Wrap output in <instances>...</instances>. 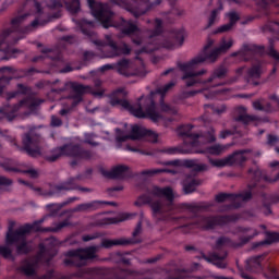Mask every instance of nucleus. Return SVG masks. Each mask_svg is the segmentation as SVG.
I'll use <instances>...</instances> for the list:
<instances>
[{
	"instance_id": "nucleus-6",
	"label": "nucleus",
	"mask_w": 279,
	"mask_h": 279,
	"mask_svg": "<svg viewBox=\"0 0 279 279\" xmlns=\"http://www.w3.org/2000/svg\"><path fill=\"white\" fill-rule=\"evenodd\" d=\"M59 241L56 238H49L46 240V245L48 247L47 251L45 250V244H40V251L38 255L34 258L24 260L21 266L19 267L20 274H23V276H26L28 279H50L53 278V272L50 271L47 275L38 276V263H49L53 258V256L57 254L56 245H59Z\"/></svg>"
},
{
	"instance_id": "nucleus-10",
	"label": "nucleus",
	"mask_w": 279,
	"mask_h": 279,
	"mask_svg": "<svg viewBox=\"0 0 279 279\" xmlns=\"http://www.w3.org/2000/svg\"><path fill=\"white\" fill-rule=\"evenodd\" d=\"M87 3L92 10V14L101 22L105 29L117 27L114 24V12H112L110 5L95 2V0H87Z\"/></svg>"
},
{
	"instance_id": "nucleus-63",
	"label": "nucleus",
	"mask_w": 279,
	"mask_h": 279,
	"mask_svg": "<svg viewBox=\"0 0 279 279\" xmlns=\"http://www.w3.org/2000/svg\"><path fill=\"white\" fill-rule=\"evenodd\" d=\"M234 131L232 130H222L219 134V138H228V136H232Z\"/></svg>"
},
{
	"instance_id": "nucleus-44",
	"label": "nucleus",
	"mask_w": 279,
	"mask_h": 279,
	"mask_svg": "<svg viewBox=\"0 0 279 279\" xmlns=\"http://www.w3.org/2000/svg\"><path fill=\"white\" fill-rule=\"evenodd\" d=\"M64 206H66V203L50 204V205H47V208H48V210L50 213V216L53 217V215L59 213V210H62V208H64Z\"/></svg>"
},
{
	"instance_id": "nucleus-22",
	"label": "nucleus",
	"mask_w": 279,
	"mask_h": 279,
	"mask_svg": "<svg viewBox=\"0 0 279 279\" xmlns=\"http://www.w3.org/2000/svg\"><path fill=\"white\" fill-rule=\"evenodd\" d=\"M184 43V33L182 31H177L172 33V41L167 40L163 43L165 49H178V47H182Z\"/></svg>"
},
{
	"instance_id": "nucleus-57",
	"label": "nucleus",
	"mask_w": 279,
	"mask_h": 279,
	"mask_svg": "<svg viewBox=\"0 0 279 279\" xmlns=\"http://www.w3.org/2000/svg\"><path fill=\"white\" fill-rule=\"evenodd\" d=\"M268 56H270V58H274V60H277V62H279V52L278 50L274 49V46L271 44L268 50Z\"/></svg>"
},
{
	"instance_id": "nucleus-58",
	"label": "nucleus",
	"mask_w": 279,
	"mask_h": 279,
	"mask_svg": "<svg viewBox=\"0 0 279 279\" xmlns=\"http://www.w3.org/2000/svg\"><path fill=\"white\" fill-rule=\"evenodd\" d=\"M162 32V21L159 19L155 20V31H154V36H158Z\"/></svg>"
},
{
	"instance_id": "nucleus-64",
	"label": "nucleus",
	"mask_w": 279,
	"mask_h": 279,
	"mask_svg": "<svg viewBox=\"0 0 279 279\" xmlns=\"http://www.w3.org/2000/svg\"><path fill=\"white\" fill-rule=\"evenodd\" d=\"M228 243H230V239L222 236V238L217 240L216 246L221 247L222 245H228Z\"/></svg>"
},
{
	"instance_id": "nucleus-1",
	"label": "nucleus",
	"mask_w": 279,
	"mask_h": 279,
	"mask_svg": "<svg viewBox=\"0 0 279 279\" xmlns=\"http://www.w3.org/2000/svg\"><path fill=\"white\" fill-rule=\"evenodd\" d=\"M174 86L175 83L170 82L157 89V92H151L150 95L144 99L143 106H141V104L131 105L130 101L123 98L128 95V92H125V89H118L113 92L110 104L112 106H122V108L129 110V112L137 119H150L154 123H158V121L162 120L160 110L161 112H168L169 114H178V109H175V107L165 104V94L169 93ZM158 95H160V110L156 107L155 101Z\"/></svg>"
},
{
	"instance_id": "nucleus-47",
	"label": "nucleus",
	"mask_w": 279,
	"mask_h": 279,
	"mask_svg": "<svg viewBox=\"0 0 279 279\" xmlns=\"http://www.w3.org/2000/svg\"><path fill=\"white\" fill-rule=\"evenodd\" d=\"M255 116H247V114H242L235 118V121H240L241 123H244V125H248V123H252V121H256Z\"/></svg>"
},
{
	"instance_id": "nucleus-53",
	"label": "nucleus",
	"mask_w": 279,
	"mask_h": 279,
	"mask_svg": "<svg viewBox=\"0 0 279 279\" xmlns=\"http://www.w3.org/2000/svg\"><path fill=\"white\" fill-rule=\"evenodd\" d=\"M263 101H265V99L263 98L253 101L254 110H259L260 112H265V106L263 105Z\"/></svg>"
},
{
	"instance_id": "nucleus-42",
	"label": "nucleus",
	"mask_w": 279,
	"mask_h": 279,
	"mask_svg": "<svg viewBox=\"0 0 279 279\" xmlns=\"http://www.w3.org/2000/svg\"><path fill=\"white\" fill-rule=\"evenodd\" d=\"M209 162L213 167H219V168L230 167V161L228 157L223 159H210Z\"/></svg>"
},
{
	"instance_id": "nucleus-4",
	"label": "nucleus",
	"mask_w": 279,
	"mask_h": 279,
	"mask_svg": "<svg viewBox=\"0 0 279 279\" xmlns=\"http://www.w3.org/2000/svg\"><path fill=\"white\" fill-rule=\"evenodd\" d=\"M44 220L35 222L34 225H24L14 231V226L16 222L14 220L9 221V231L7 232V244L15 245L17 254H29L32 250V244L27 242V234L34 230L35 232H60L63 228H70L72 226L71 220L65 219L58 222L53 228H41L38 223H43Z\"/></svg>"
},
{
	"instance_id": "nucleus-41",
	"label": "nucleus",
	"mask_w": 279,
	"mask_h": 279,
	"mask_svg": "<svg viewBox=\"0 0 279 279\" xmlns=\"http://www.w3.org/2000/svg\"><path fill=\"white\" fill-rule=\"evenodd\" d=\"M66 10L72 14H77L80 12V0H72L71 2H65Z\"/></svg>"
},
{
	"instance_id": "nucleus-39",
	"label": "nucleus",
	"mask_w": 279,
	"mask_h": 279,
	"mask_svg": "<svg viewBox=\"0 0 279 279\" xmlns=\"http://www.w3.org/2000/svg\"><path fill=\"white\" fill-rule=\"evenodd\" d=\"M244 51L251 52V53H263L265 51V47L263 46H256L254 44H248L243 46Z\"/></svg>"
},
{
	"instance_id": "nucleus-37",
	"label": "nucleus",
	"mask_w": 279,
	"mask_h": 279,
	"mask_svg": "<svg viewBox=\"0 0 279 279\" xmlns=\"http://www.w3.org/2000/svg\"><path fill=\"white\" fill-rule=\"evenodd\" d=\"M228 149V146H223L221 144H216L211 147L207 148V154H211L213 156H219L220 154H223Z\"/></svg>"
},
{
	"instance_id": "nucleus-46",
	"label": "nucleus",
	"mask_w": 279,
	"mask_h": 279,
	"mask_svg": "<svg viewBox=\"0 0 279 279\" xmlns=\"http://www.w3.org/2000/svg\"><path fill=\"white\" fill-rule=\"evenodd\" d=\"M158 173H171V170L169 169L144 170L141 172V175H158Z\"/></svg>"
},
{
	"instance_id": "nucleus-32",
	"label": "nucleus",
	"mask_w": 279,
	"mask_h": 279,
	"mask_svg": "<svg viewBox=\"0 0 279 279\" xmlns=\"http://www.w3.org/2000/svg\"><path fill=\"white\" fill-rule=\"evenodd\" d=\"M47 8H49V10H56L57 14H53L51 16V19H60V16H62V13L60 11V9L62 8V2L58 1V0H50L47 3Z\"/></svg>"
},
{
	"instance_id": "nucleus-21",
	"label": "nucleus",
	"mask_w": 279,
	"mask_h": 279,
	"mask_svg": "<svg viewBox=\"0 0 279 279\" xmlns=\"http://www.w3.org/2000/svg\"><path fill=\"white\" fill-rule=\"evenodd\" d=\"M226 256H228V254L226 253L223 255H219L217 253H214L209 256H206L205 254L202 255L204 260H206L207 263H211V265H215L219 269H226V267H228V264L223 262Z\"/></svg>"
},
{
	"instance_id": "nucleus-36",
	"label": "nucleus",
	"mask_w": 279,
	"mask_h": 279,
	"mask_svg": "<svg viewBox=\"0 0 279 279\" xmlns=\"http://www.w3.org/2000/svg\"><path fill=\"white\" fill-rule=\"evenodd\" d=\"M25 8L26 10H29V8H34L37 14H43L40 0H26Z\"/></svg>"
},
{
	"instance_id": "nucleus-56",
	"label": "nucleus",
	"mask_w": 279,
	"mask_h": 279,
	"mask_svg": "<svg viewBox=\"0 0 279 279\" xmlns=\"http://www.w3.org/2000/svg\"><path fill=\"white\" fill-rule=\"evenodd\" d=\"M13 181L8 177L0 175V186H12Z\"/></svg>"
},
{
	"instance_id": "nucleus-5",
	"label": "nucleus",
	"mask_w": 279,
	"mask_h": 279,
	"mask_svg": "<svg viewBox=\"0 0 279 279\" xmlns=\"http://www.w3.org/2000/svg\"><path fill=\"white\" fill-rule=\"evenodd\" d=\"M219 56H221V52L218 48H215L206 54H198L189 62L179 64V69L183 73L181 80H183L185 86L191 88L193 86H197V84H204V81H202L199 77H202V75H206L208 70L202 69L199 71H195V68L199 66V64H204L206 60L209 62V64H215V62L219 60Z\"/></svg>"
},
{
	"instance_id": "nucleus-12",
	"label": "nucleus",
	"mask_w": 279,
	"mask_h": 279,
	"mask_svg": "<svg viewBox=\"0 0 279 279\" xmlns=\"http://www.w3.org/2000/svg\"><path fill=\"white\" fill-rule=\"evenodd\" d=\"M228 73L229 70L226 65H218L211 71L209 77L203 84H209L213 88H217V86H226V84H234L239 81V76H232L226 83L221 82L228 77Z\"/></svg>"
},
{
	"instance_id": "nucleus-55",
	"label": "nucleus",
	"mask_w": 279,
	"mask_h": 279,
	"mask_svg": "<svg viewBox=\"0 0 279 279\" xmlns=\"http://www.w3.org/2000/svg\"><path fill=\"white\" fill-rule=\"evenodd\" d=\"M114 257L119 259V263H123V265H130V258L125 257L123 253H116Z\"/></svg>"
},
{
	"instance_id": "nucleus-48",
	"label": "nucleus",
	"mask_w": 279,
	"mask_h": 279,
	"mask_svg": "<svg viewBox=\"0 0 279 279\" xmlns=\"http://www.w3.org/2000/svg\"><path fill=\"white\" fill-rule=\"evenodd\" d=\"M19 93H22V95H25L27 93V87L23 84H17V92H13L9 94L8 99H14Z\"/></svg>"
},
{
	"instance_id": "nucleus-40",
	"label": "nucleus",
	"mask_w": 279,
	"mask_h": 279,
	"mask_svg": "<svg viewBox=\"0 0 279 279\" xmlns=\"http://www.w3.org/2000/svg\"><path fill=\"white\" fill-rule=\"evenodd\" d=\"M41 53H44L45 56L35 57V58L33 59V62H38V60H43V59H45V58H51V60H60V57H59V56L53 57V51H52V50L43 49V50H41Z\"/></svg>"
},
{
	"instance_id": "nucleus-45",
	"label": "nucleus",
	"mask_w": 279,
	"mask_h": 279,
	"mask_svg": "<svg viewBox=\"0 0 279 279\" xmlns=\"http://www.w3.org/2000/svg\"><path fill=\"white\" fill-rule=\"evenodd\" d=\"M276 267L268 266L266 270H264L263 276L266 279H279V277H276Z\"/></svg>"
},
{
	"instance_id": "nucleus-27",
	"label": "nucleus",
	"mask_w": 279,
	"mask_h": 279,
	"mask_svg": "<svg viewBox=\"0 0 279 279\" xmlns=\"http://www.w3.org/2000/svg\"><path fill=\"white\" fill-rule=\"evenodd\" d=\"M199 184H202L201 180L195 179L194 177H186L182 183L185 195H189V193H194L195 189H197Z\"/></svg>"
},
{
	"instance_id": "nucleus-60",
	"label": "nucleus",
	"mask_w": 279,
	"mask_h": 279,
	"mask_svg": "<svg viewBox=\"0 0 279 279\" xmlns=\"http://www.w3.org/2000/svg\"><path fill=\"white\" fill-rule=\"evenodd\" d=\"M207 141L208 143H215L217 141V137L215 136V129L210 128L207 132Z\"/></svg>"
},
{
	"instance_id": "nucleus-28",
	"label": "nucleus",
	"mask_w": 279,
	"mask_h": 279,
	"mask_svg": "<svg viewBox=\"0 0 279 279\" xmlns=\"http://www.w3.org/2000/svg\"><path fill=\"white\" fill-rule=\"evenodd\" d=\"M190 130H193V125L187 124L183 126V136H187L189 140L185 141L187 145H191V147H197L199 145V142L197 138H199V134H191Z\"/></svg>"
},
{
	"instance_id": "nucleus-7",
	"label": "nucleus",
	"mask_w": 279,
	"mask_h": 279,
	"mask_svg": "<svg viewBox=\"0 0 279 279\" xmlns=\"http://www.w3.org/2000/svg\"><path fill=\"white\" fill-rule=\"evenodd\" d=\"M62 156H68L69 158H74L71 161V167H76L80 165L82 160H90L95 154L90 150H86L82 148L80 145L68 144L61 147L53 148L50 155L46 156V160L48 162H56V160H60Z\"/></svg>"
},
{
	"instance_id": "nucleus-16",
	"label": "nucleus",
	"mask_w": 279,
	"mask_h": 279,
	"mask_svg": "<svg viewBox=\"0 0 279 279\" xmlns=\"http://www.w3.org/2000/svg\"><path fill=\"white\" fill-rule=\"evenodd\" d=\"M252 192L246 191L240 194L220 193L216 195V202H231L233 208H239L242 202H250Z\"/></svg>"
},
{
	"instance_id": "nucleus-13",
	"label": "nucleus",
	"mask_w": 279,
	"mask_h": 279,
	"mask_svg": "<svg viewBox=\"0 0 279 279\" xmlns=\"http://www.w3.org/2000/svg\"><path fill=\"white\" fill-rule=\"evenodd\" d=\"M116 132L118 134L116 137V141H118V143H125V141L128 140L140 141V138H143V136H146L147 141H149L150 143H158V134L156 132L147 131L138 125L132 126V131L130 135H124V136L119 135V133L121 132L120 129H117Z\"/></svg>"
},
{
	"instance_id": "nucleus-38",
	"label": "nucleus",
	"mask_w": 279,
	"mask_h": 279,
	"mask_svg": "<svg viewBox=\"0 0 279 279\" xmlns=\"http://www.w3.org/2000/svg\"><path fill=\"white\" fill-rule=\"evenodd\" d=\"M163 154H169V155H173V154H193V149H184V148H180V147H170V148H165Z\"/></svg>"
},
{
	"instance_id": "nucleus-23",
	"label": "nucleus",
	"mask_w": 279,
	"mask_h": 279,
	"mask_svg": "<svg viewBox=\"0 0 279 279\" xmlns=\"http://www.w3.org/2000/svg\"><path fill=\"white\" fill-rule=\"evenodd\" d=\"M120 27H122V33L126 36H141V28L136 26V24L132 23V21H125L121 19Z\"/></svg>"
},
{
	"instance_id": "nucleus-25",
	"label": "nucleus",
	"mask_w": 279,
	"mask_h": 279,
	"mask_svg": "<svg viewBox=\"0 0 279 279\" xmlns=\"http://www.w3.org/2000/svg\"><path fill=\"white\" fill-rule=\"evenodd\" d=\"M101 206V201H93L90 203H83L72 209V213H93L98 210Z\"/></svg>"
},
{
	"instance_id": "nucleus-30",
	"label": "nucleus",
	"mask_w": 279,
	"mask_h": 279,
	"mask_svg": "<svg viewBox=\"0 0 279 279\" xmlns=\"http://www.w3.org/2000/svg\"><path fill=\"white\" fill-rule=\"evenodd\" d=\"M221 10H223V4L220 3L218 9L211 11L210 15L208 16L207 26L205 27V29L213 27V25H215L219 21V14Z\"/></svg>"
},
{
	"instance_id": "nucleus-2",
	"label": "nucleus",
	"mask_w": 279,
	"mask_h": 279,
	"mask_svg": "<svg viewBox=\"0 0 279 279\" xmlns=\"http://www.w3.org/2000/svg\"><path fill=\"white\" fill-rule=\"evenodd\" d=\"M175 199V194H173V189L167 187H158L156 185H151L147 189V193L140 196L137 201L134 203L136 206H143L148 204L150 206L153 217L160 219L167 213H172L175 208H179L182 213H197L199 210V206L197 204H179L175 205L173 202Z\"/></svg>"
},
{
	"instance_id": "nucleus-18",
	"label": "nucleus",
	"mask_w": 279,
	"mask_h": 279,
	"mask_svg": "<svg viewBox=\"0 0 279 279\" xmlns=\"http://www.w3.org/2000/svg\"><path fill=\"white\" fill-rule=\"evenodd\" d=\"M134 243H141V241L130 238H118L113 240L102 239L100 247H104L105 250H111V247H128V245H134Z\"/></svg>"
},
{
	"instance_id": "nucleus-54",
	"label": "nucleus",
	"mask_w": 279,
	"mask_h": 279,
	"mask_svg": "<svg viewBox=\"0 0 279 279\" xmlns=\"http://www.w3.org/2000/svg\"><path fill=\"white\" fill-rule=\"evenodd\" d=\"M50 125L51 128H61L62 119L58 118V116H51Z\"/></svg>"
},
{
	"instance_id": "nucleus-50",
	"label": "nucleus",
	"mask_w": 279,
	"mask_h": 279,
	"mask_svg": "<svg viewBox=\"0 0 279 279\" xmlns=\"http://www.w3.org/2000/svg\"><path fill=\"white\" fill-rule=\"evenodd\" d=\"M232 29V24H223L222 26L216 28L213 34H226V32H230Z\"/></svg>"
},
{
	"instance_id": "nucleus-59",
	"label": "nucleus",
	"mask_w": 279,
	"mask_h": 279,
	"mask_svg": "<svg viewBox=\"0 0 279 279\" xmlns=\"http://www.w3.org/2000/svg\"><path fill=\"white\" fill-rule=\"evenodd\" d=\"M207 108H211L213 112L215 114H223L226 112V106L221 105L220 107H214V106H206Z\"/></svg>"
},
{
	"instance_id": "nucleus-15",
	"label": "nucleus",
	"mask_w": 279,
	"mask_h": 279,
	"mask_svg": "<svg viewBox=\"0 0 279 279\" xmlns=\"http://www.w3.org/2000/svg\"><path fill=\"white\" fill-rule=\"evenodd\" d=\"M22 143L28 156H32V158H38V156H40V136L34 134L33 132L27 133L24 135Z\"/></svg>"
},
{
	"instance_id": "nucleus-24",
	"label": "nucleus",
	"mask_w": 279,
	"mask_h": 279,
	"mask_svg": "<svg viewBox=\"0 0 279 279\" xmlns=\"http://www.w3.org/2000/svg\"><path fill=\"white\" fill-rule=\"evenodd\" d=\"M245 154H252V149H243L233 153L232 155H229V167H232V165H243L245 160H247V157H245Z\"/></svg>"
},
{
	"instance_id": "nucleus-52",
	"label": "nucleus",
	"mask_w": 279,
	"mask_h": 279,
	"mask_svg": "<svg viewBox=\"0 0 279 279\" xmlns=\"http://www.w3.org/2000/svg\"><path fill=\"white\" fill-rule=\"evenodd\" d=\"M0 256H3V258H12V248L0 246Z\"/></svg>"
},
{
	"instance_id": "nucleus-17",
	"label": "nucleus",
	"mask_w": 279,
	"mask_h": 279,
	"mask_svg": "<svg viewBox=\"0 0 279 279\" xmlns=\"http://www.w3.org/2000/svg\"><path fill=\"white\" fill-rule=\"evenodd\" d=\"M76 180H80V177L76 178H70L66 181H62L54 185L52 187V191L50 192H44V197H51L53 195H60V193H66L69 191H76L77 189V183L75 182Z\"/></svg>"
},
{
	"instance_id": "nucleus-51",
	"label": "nucleus",
	"mask_w": 279,
	"mask_h": 279,
	"mask_svg": "<svg viewBox=\"0 0 279 279\" xmlns=\"http://www.w3.org/2000/svg\"><path fill=\"white\" fill-rule=\"evenodd\" d=\"M19 183L24 184L25 186H29V189H32V191H34V193H36V195H43L44 194L43 189L34 187V185L27 183L26 181H24L22 179L19 180Z\"/></svg>"
},
{
	"instance_id": "nucleus-8",
	"label": "nucleus",
	"mask_w": 279,
	"mask_h": 279,
	"mask_svg": "<svg viewBox=\"0 0 279 279\" xmlns=\"http://www.w3.org/2000/svg\"><path fill=\"white\" fill-rule=\"evenodd\" d=\"M70 86L74 94L70 95V99H73L75 104H80L82 101V95L85 93H90L94 97H104L106 93L105 88H101V81H95V87L97 89H93L90 86L77 84V83H63L59 88H52V93H64L66 87Z\"/></svg>"
},
{
	"instance_id": "nucleus-14",
	"label": "nucleus",
	"mask_w": 279,
	"mask_h": 279,
	"mask_svg": "<svg viewBox=\"0 0 279 279\" xmlns=\"http://www.w3.org/2000/svg\"><path fill=\"white\" fill-rule=\"evenodd\" d=\"M234 221V216H216V217H198L195 223L196 228H205V230H210L216 226H225V223H230Z\"/></svg>"
},
{
	"instance_id": "nucleus-35",
	"label": "nucleus",
	"mask_w": 279,
	"mask_h": 279,
	"mask_svg": "<svg viewBox=\"0 0 279 279\" xmlns=\"http://www.w3.org/2000/svg\"><path fill=\"white\" fill-rule=\"evenodd\" d=\"M232 45H234V40L229 39L228 41L226 40V38H222L220 41L219 47H217L216 49H218V51L223 54V53H228V51H230V48L232 47Z\"/></svg>"
},
{
	"instance_id": "nucleus-49",
	"label": "nucleus",
	"mask_w": 279,
	"mask_h": 279,
	"mask_svg": "<svg viewBox=\"0 0 279 279\" xmlns=\"http://www.w3.org/2000/svg\"><path fill=\"white\" fill-rule=\"evenodd\" d=\"M227 16L229 19V25H231L232 27H234V25H236V21H239V13L236 12H229L227 13Z\"/></svg>"
},
{
	"instance_id": "nucleus-62",
	"label": "nucleus",
	"mask_w": 279,
	"mask_h": 279,
	"mask_svg": "<svg viewBox=\"0 0 279 279\" xmlns=\"http://www.w3.org/2000/svg\"><path fill=\"white\" fill-rule=\"evenodd\" d=\"M21 173H27L28 175H31V178H38V170L34 168L22 170Z\"/></svg>"
},
{
	"instance_id": "nucleus-29",
	"label": "nucleus",
	"mask_w": 279,
	"mask_h": 279,
	"mask_svg": "<svg viewBox=\"0 0 279 279\" xmlns=\"http://www.w3.org/2000/svg\"><path fill=\"white\" fill-rule=\"evenodd\" d=\"M260 75H263V65L260 63L255 64L247 70L248 82H252V80H259Z\"/></svg>"
},
{
	"instance_id": "nucleus-26",
	"label": "nucleus",
	"mask_w": 279,
	"mask_h": 279,
	"mask_svg": "<svg viewBox=\"0 0 279 279\" xmlns=\"http://www.w3.org/2000/svg\"><path fill=\"white\" fill-rule=\"evenodd\" d=\"M262 260H263V255L248 258L246 260L247 271H252L253 274H260V271H263V266L260 265Z\"/></svg>"
},
{
	"instance_id": "nucleus-61",
	"label": "nucleus",
	"mask_w": 279,
	"mask_h": 279,
	"mask_svg": "<svg viewBox=\"0 0 279 279\" xmlns=\"http://www.w3.org/2000/svg\"><path fill=\"white\" fill-rule=\"evenodd\" d=\"M95 239H99V234L98 233L86 234V235L82 236V241H84V243H88V241H95Z\"/></svg>"
},
{
	"instance_id": "nucleus-11",
	"label": "nucleus",
	"mask_w": 279,
	"mask_h": 279,
	"mask_svg": "<svg viewBox=\"0 0 279 279\" xmlns=\"http://www.w3.org/2000/svg\"><path fill=\"white\" fill-rule=\"evenodd\" d=\"M40 104H43V100L34 97H27L14 106H4L0 109V114H2V119L12 121V118L15 117L16 112L20 110H36L37 106H40Z\"/></svg>"
},
{
	"instance_id": "nucleus-20",
	"label": "nucleus",
	"mask_w": 279,
	"mask_h": 279,
	"mask_svg": "<svg viewBox=\"0 0 279 279\" xmlns=\"http://www.w3.org/2000/svg\"><path fill=\"white\" fill-rule=\"evenodd\" d=\"M108 45L110 46V49L112 50V52L109 53L107 58H117L118 56H129V53L132 51L130 46H128L126 44H121L117 46L114 41L109 39Z\"/></svg>"
},
{
	"instance_id": "nucleus-31",
	"label": "nucleus",
	"mask_w": 279,
	"mask_h": 279,
	"mask_svg": "<svg viewBox=\"0 0 279 279\" xmlns=\"http://www.w3.org/2000/svg\"><path fill=\"white\" fill-rule=\"evenodd\" d=\"M278 241H279L278 232H267L266 240L255 244V247H258L259 245H271L272 243H276Z\"/></svg>"
},
{
	"instance_id": "nucleus-3",
	"label": "nucleus",
	"mask_w": 279,
	"mask_h": 279,
	"mask_svg": "<svg viewBox=\"0 0 279 279\" xmlns=\"http://www.w3.org/2000/svg\"><path fill=\"white\" fill-rule=\"evenodd\" d=\"M29 19V14H23L11 20V27L0 32V60H11L16 58L19 50L13 49L12 45H16L19 40H23L25 35L29 34L40 25L38 20H34L31 25L25 26V21Z\"/></svg>"
},
{
	"instance_id": "nucleus-34",
	"label": "nucleus",
	"mask_w": 279,
	"mask_h": 279,
	"mask_svg": "<svg viewBox=\"0 0 279 279\" xmlns=\"http://www.w3.org/2000/svg\"><path fill=\"white\" fill-rule=\"evenodd\" d=\"M239 231L242 232V234H247V232L250 233L242 238V243H250L254 236H258V232L254 229L240 228Z\"/></svg>"
},
{
	"instance_id": "nucleus-19",
	"label": "nucleus",
	"mask_w": 279,
	"mask_h": 279,
	"mask_svg": "<svg viewBox=\"0 0 279 279\" xmlns=\"http://www.w3.org/2000/svg\"><path fill=\"white\" fill-rule=\"evenodd\" d=\"M101 173L109 180H125L130 175V168L128 166H116L110 171L102 170Z\"/></svg>"
},
{
	"instance_id": "nucleus-9",
	"label": "nucleus",
	"mask_w": 279,
	"mask_h": 279,
	"mask_svg": "<svg viewBox=\"0 0 279 279\" xmlns=\"http://www.w3.org/2000/svg\"><path fill=\"white\" fill-rule=\"evenodd\" d=\"M100 246H87L85 248H78L75 251H69L66 256L69 259L64 260L65 265H73L74 267H84L87 260H95Z\"/></svg>"
},
{
	"instance_id": "nucleus-33",
	"label": "nucleus",
	"mask_w": 279,
	"mask_h": 279,
	"mask_svg": "<svg viewBox=\"0 0 279 279\" xmlns=\"http://www.w3.org/2000/svg\"><path fill=\"white\" fill-rule=\"evenodd\" d=\"M130 69V61L126 59L121 60L117 65V71L120 73V75H125L126 77H130V72L128 70Z\"/></svg>"
},
{
	"instance_id": "nucleus-43",
	"label": "nucleus",
	"mask_w": 279,
	"mask_h": 279,
	"mask_svg": "<svg viewBox=\"0 0 279 279\" xmlns=\"http://www.w3.org/2000/svg\"><path fill=\"white\" fill-rule=\"evenodd\" d=\"M248 173H250L251 178H253V180H255V182H258L260 180H267V177L265 174H263V171H260V169L248 170Z\"/></svg>"
}]
</instances>
